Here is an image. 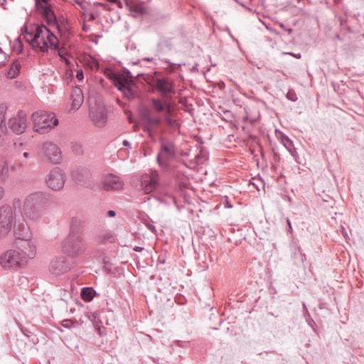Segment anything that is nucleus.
Returning a JSON list of instances; mask_svg holds the SVG:
<instances>
[{"label": "nucleus", "mask_w": 364, "mask_h": 364, "mask_svg": "<svg viewBox=\"0 0 364 364\" xmlns=\"http://www.w3.org/2000/svg\"><path fill=\"white\" fill-rule=\"evenodd\" d=\"M130 85V81L127 82H122L119 83L117 85V89L122 93L126 90V88H127Z\"/></svg>", "instance_id": "obj_44"}, {"label": "nucleus", "mask_w": 364, "mask_h": 364, "mask_svg": "<svg viewBox=\"0 0 364 364\" xmlns=\"http://www.w3.org/2000/svg\"><path fill=\"white\" fill-rule=\"evenodd\" d=\"M141 119L146 123L149 119L151 115V111L149 108L144 107L140 112Z\"/></svg>", "instance_id": "obj_40"}, {"label": "nucleus", "mask_w": 364, "mask_h": 364, "mask_svg": "<svg viewBox=\"0 0 364 364\" xmlns=\"http://www.w3.org/2000/svg\"><path fill=\"white\" fill-rule=\"evenodd\" d=\"M46 40L49 48L57 50L58 48V38L49 29L46 34Z\"/></svg>", "instance_id": "obj_28"}, {"label": "nucleus", "mask_w": 364, "mask_h": 364, "mask_svg": "<svg viewBox=\"0 0 364 364\" xmlns=\"http://www.w3.org/2000/svg\"><path fill=\"white\" fill-rule=\"evenodd\" d=\"M176 147L171 141L164 138L160 139L156 162L161 169L165 171L170 169L171 163L176 158Z\"/></svg>", "instance_id": "obj_2"}, {"label": "nucleus", "mask_w": 364, "mask_h": 364, "mask_svg": "<svg viewBox=\"0 0 364 364\" xmlns=\"http://www.w3.org/2000/svg\"><path fill=\"white\" fill-rule=\"evenodd\" d=\"M76 77L78 79V80H82L84 78V74L83 71L82 70H80L77 72Z\"/></svg>", "instance_id": "obj_51"}, {"label": "nucleus", "mask_w": 364, "mask_h": 364, "mask_svg": "<svg viewBox=\"0 0 364 364\" xmlns=\"http://www.w3.org/2000/svg\"><path fill=\"white\" fill-rule=\"evenodd\" d=\"M162 61L166 63H167V64H168V65L175 67L176 70L180 68L182 65H185L184 63H173L171 62L169 60H167V59H164V60H162Z\"/></svg>", "instance_id": "obj_45"}, {"label": "nucleus", "mask_w": 364, "mask_h": 364, "mask_svg": "<svg viewBox=\"0 0 364 364\" xmlns=\"http://www.w3.org/2000/svg\"><path fill=\"white\" fill-rule=\"evenodd\" d=\"M84 218L82 216H75L71 219L70 232L68 236L83 237L82 227Z\"/></svg>", "instance_id": "obj_18"}, {"label": "nucleus", "mask_w": 364, "mask_h": 364, "mask_svg": "<svg viewBox=\"0 0 364 364\" xmlns=\"http://www.w3.org/2000/svg\"><path fill=\"white\" fill-rule=\"evenodd\" d=\"M12 210L15 213L16 210H20L21 207V201L20 199L18 198H15L14 200H13V204H12Z\"/></svg>", "instance_id": "obj_42"}, {"label": "nucleus", "mask_w": 364, "mask_h": 364, "mask_svg": "<svg viewBox=\"0 0 364 364\" xmlns=\"http://www.w3.org/2000/svg\"><path fill=\"white\" fill-rule=\"evenodd\" d=\"M95 296H99V294L92 287H82L80 290L81 299L85 302L92 301Z\"/></svg>", "instance_id": "obj_23"}, {"label": "nucleus", "mask_w": 364, "mask_h": 364, "mask_svg": "<svg viewBox=\"0 0 364 364\" xmlns=\"http://www.w3.org/2000/svg\"><path fill=\"white\" fill-rule=\"evenodd\" d=\"M71 268L70 264L63 256L55 257L50 263L49 272L55 276L68 272Z\"/></svg>", "instance_id": "obj_12"}, {"label": "nucleus", "mask_w": 364, "mask_h": 364, "mask_svg": "<svg viewBox=\"0 0 364 364\" xmlns=\"http://www.w3.org/2000/svg\"><path fill=\"white\" fill-rule=\"evenodd\" d=\"M124 73L126 75V77H127L130 79V80H132V79L134 78V76L132 75V73L129 70L124 69Z\"/></svg>", "instance_id": "obj_52"}, {"label": "nucleus", "mask_w": 364, "mask_h": 364, "mask_svg": "<svg viewBox=\"0 0 364 364\" xmlns=\"http://www.w3.org/2000/svg\"><path fill=\"white\" fill-rule=\"evenodd\" d=\"M90 116L95 126L103 127L107 121V112L102 106L90 108Z\"/></svg>", "instance_id": "obj_14"}, {"label": "nucleus", "mask_w": 364, "mask_h": 364, "mask_svg": "<svg viewBox=\"0 0 364 364\" xmlns=\"http://www.w3.org/2000/svg\"><path fill=\"white\" fill-rule=\"evenodd\" d=\"M8 125L11 131L16 134L19 135L25 132L28 127V119L26 112L19 110L15 117L9 120Z\"/></svg>", "instance_id": "obj_10"}, {"label": "nucleus", "mask_w": 364, "mask_h": 364, "mask_svg": "<svg viewBox=\"0 0 364 364\" xmlns=\"http://www.w3.org/2000/svg\"><path fill=\"white\" fill-rule=\"evenodd\" d=\"M287 98L291 102H295L297 100L296 95L293 90L288 91L287 94Z\"/></svg>", "instance_id": "obj_43"}, {"label": "nucleus", "mask_w": 364, "mask_h": 364, "mask_svg": "<svg viewBox=\"0 0 364 364\" xmlns=\"http://www.w3.org/2000/svg\"><path fill=\"white\" fill-rule=\"evenodd\" d=\"M122 145H123L124 146L129 147V148H130V146H131V144H130L129 141H127V140H126V139H125V140H124V141H122Z\"/></svg>", "instance_id": "obj_57"}, {"label": "nucleus", "mask_w": 364, "mask_h": 364, "mask_svg": "<svg viewBox=\"0 0 364 364\" xmlns=\"http://www.w3.org/2000/svg\"><path fill=\"white\" fill-rule=\"evenodd\" d=\"M123 185L124 183L122 179L118 176L112 173L107 175L102 181L103 188L107 191L120 190Z\"/></svg>", "instance_id": "obj_16"}, {"label": "nucleus", "mask_w": 364, "mask_h": 364, "mask_svg": "<svg viewBox=\"0 0 364 364\" xmlns=\"http://www.w3.org/2000/svg\"><path fill=\"white\" fill-rule=\"evenodd\" d=\"M153 88L164 97L175 94L174 84L167 77L156 78L154 81Z\"/></svg>", "instance_id": "obj_13"}, {"label": "nucleus", "mask_w": 364, "mask_h": 364, "mask_svg": "<svg viewBox=\"0 0 364 364\" xmlns=\"http://www.w3.org/2000/svg\"><path fill=\"white\" fill-rule=\"evenodd\" d=\"M7 107L5 105H0V129L4 133H7L8 129L5 123V114Z\"/></svg>", "instance_id": "obj_31"}, {"label": "nucleus", "mask_w": 364, "mask_h": 364, "mask_svg": "<svg viewBox=\"0 0 364 364\" xmlns=\"http://www.w3.org/2000/svg\"><path fill=\"white\" fill-rule=\"evenodd\" d=\"M287 226H288L287 231L291 232L292 227H291V222L289 218H287Z\"/></svg>", "instance_id": "obj_54"}, {"label": "nucleus", "mask_w": 364, "mask_h": 364, "mask_svg": "<svg viewBox=\"0 0 364 364\" xmlns=\"http://www.w3.org/2000/svg\"><path fill=\"white\" fill-rule=\"evenodd\" d=\"M16 218V213L9 205L0 207V237H4L11 231Z\"/></svg>", "instance_id": "obj_7"}, {"label": "nucleus", "mask_w": 364, "mask_h": 364, "mask_svg": "<svg viewBox=\"0 0 364 364\" xmlns=\"http://www.w3.org/2000/svg\"><path fill=\"white\" fill-rule=\"evenodd\" d=\"M302 306H303L304 312H306V309H307L306 304L304 303H303Z\"/></svg>", "instance_id": "obj_64"}, {"label": "nucleus", "mask_w": 364, "mask_h": 364, "mask_svg": "<svg viewBox=\"0 0 364 364\" xmlns=\"http://www.w3.org/2000/svg\"><path fill=\"white\" fill-rule=\"evenodd\" d=\"M47 1L48 0H35L36 6L41 14L51 8L50 4Z\"/></svg>", "instance_id": "obj_35"}, {"label": "nucleus", "mask_w": 364, "mask_h": 364, "mask_svg": "<svg viewBox=\"0 0 364 364\" xmlns=\"http://www.w3.org/2000/svg\"><path fill=\"white\" fill-rule=\"evenodd\" d=\"M21 34H22V35H23V36H25V35H29V36H31V34L33 33H31V31H28V28H27V26H23L21 28Z\"/></svg>", "instance_id": "obj_49"}, {"label": "nucleus", "mask_w": 364, "mask_h": 364, "mask_svg": "<svg viewBox=\"0 0 364 364\" xmlns=\"http://www.w3.org/2000/svg\"><path fill=\"white\" fill-rule=\"evenodd\" d=\"M46 181L50 188L59 191L64 186L65 175L60 168L55 167L50 171Z\"/></svg>", "instance_id": "obj_8"}, {"label": "nucleus", "mask_w": 364, "mask_h": 364, "mask_svg": "<svg viewBox=\"0 0 364 364\" xmlns=\"http://www.w3.org/2000/svg\"><path fill=\"white\" fill-rule=\"evenodd\" d=\"M29 154L28 152H24L23 154V157L27 158Z\"/></svg>", "instance_id": "obj_63"}, {"label": "nucleus", "mask_w": 364, "mask_h": 364, "mask_svg": "<svg viewBox=\"0 0 364 364\" xmlns=\"http://www.w3.org/2000/svg\"><path fill=\"white\" fill-rule=\"evenodd\" d=\"M73 323V321L70 319H65L62 321V326L66 328H70Z\"/></svg>", "instance_id": "obj_47"}, {"label": "nucleus", "mask_w": 364, "mask_h": 364, "mask_svg": "<svg viewBox=\"0 0 364 364\" xmlns=\"http://www.w3.org/2000/svg\"><path fill=\"white\" fill-rule=\"evenodd\" d=\"M288 151L289 152V154L296 160V158L299 157L298 154H297V152H296V148L294 146L292 147L291 149H289Z\"/></svg>", "instance_id": "obj_50"}, {"label": "nucleus", "mask_w": 364, "mask_h": 364, "mask_svg": "<svg viewBox=\"0 0 364 364\" xmlns=\"http://www.w3.org/2000/svg\"><path fill=\"white\" fill-rule=\"evenodd\" d=\"M169 199L171 200V202L175 205V206L176 207V208L178 210H181V208H183V205H178V203H177V200L176 199V198L174 196H169Z\"/></svg>", "instance_id": "obj_48"}, {"label": "nucleus", "mask_w": 364, "mask_h": 364, "mask_svg": "<svg viewBox=\"0 0 364 364\" xmlns=\"http://www.w3.org/2000/svg\"><path fill=\"white\" fill-rule=\"evenodd\" d=\"M14 235L16 238L15 244L18 245V240L28 241L32 237V233L25 219L15 220L14 225Z\"/></svg>", "instance_id": "obj_9"}, {"label": "nucleus", "mask_w": 364, "mask_h": 364, "mask_svg": "<svg viewBox=\"0 0 364 364\" xmlns=\"http://www.w3.org/2000/svg\"><path fill=\"white\" fill-rule=\"evenodd\" d=\"M50 195L44 192H35L28 196L23 203V213L31 220L40 218L46 210Z\"/></svg>", "instance_id": "obj_1"}, {"label": "nucleus", "mask_w": 364, "mask_h": 364, "mask_svg": "<svg viewBox=\"0 0 364 364\" xmlns=\"http://www.w3.org/2000/svg\"><path fill=\"white\" fill-rule=\"evenodd\" d=\"M142 223L145 225V226L153 233H156V229L155 226L152 224L153 221L149 217L142 219Z\"/></svg>", "instance_id": "obj_38"}, {"label": "nucleus", "mask_w": 364, "mask_h": 364, "mask_svg": "<svg viewBox=\"0 0 364 364\" xmlns=\"http://www.w3.org/2000/svg\"><path fill=\"white\" fill-rule=\"evenodd\" d=\"M4 195V189L0 186V200L3 198Z\"/></svg>", "instance_id": "obj_61"}, {"label": "nucleus", "mask_w": 364, "mask_h": 364, "mask_svg": "<svg viewBox=\"0 0 364 364\" xmlns=\"http://www.w3.org/2000/svg\"><path fill=\"white\" fill-rule=\"evenodd\" d=\"M141 188L144 193L149 194L154 191L159 185V176L157 174H143L140 179Z\"/></svg>", "instance_id": "obj_15"}, {"label": "nucleus", "mask_w": 364, "mask_h": 364, "mask_svg": "<svg viewBox=\"0 0 364 364\" xmlns=\"http://www.w3.org/2000/svg\"><path fill=\"white\" fill-rule=\"evenodd\" d=\"M25 246H22L21 253L27 258H33L36 253V248L33 243L30 240L24 241Z\"/></svg>", "instance_id": "obj_24"}, {"label": "nucleus", "mask_w": 364, "mask_h": 364, "mask_svg": "<svg viewBox=\"0 0 364 364\" xmlns=\"http://www.w3.org/2000/svg\"><path fill=\"white\" fill-rule=\"evenodd\" d=\"M172 47H173V44H172L171 40L168 39V38H165V39L161 40L158 44V48L160 50H171Z\"/></svg>", "instance_id": "obj_37"}, {"label": "nucleus", "mask_w": 364, "mask_h": 364, "mask_svg": "<svg viewBox=\"0 0 364 364\" xmlns=\"http://www.w3.org/2000/svg\"><path fill=\"white\" fill-rule=\"evenodd\" d=\"M23 48V43H22L21 41L20 40V38H18L16 39V44L15 45L14 49L18 53H22Z\"/></svg>", "instance_id": "obj_46"}, {"label": "nucleus", "mask_w": 364, "mask_h": 364, "mask_svg": "<svg viewBox=\"0 0 364 364\" xmlns=\"http://www.w3.org/2000/svg\"><path fill=\"white\" fill-rule=\"evenodd\" d=\"M43 156L53 164H59L62 161L60 149L52 142H45L42 145Z\"/></svg>", "instance_id": "obj_11"}, {"label": "nucleus", "mask_w": 364, "mask_h": 364, "mask_svg": "<svg viewBox=\"0 0 364 364\" xmlns=\"http://www.w3.org/2000/svg\"><path fill=\"white\" fill-rule=\"evenodd\" d=\"M276 134L287 150L294 146L293 141L283 132L276 130Z\"/></svg>", "instance_id": "obj_29"}, {"label": "nucleus", "mask_w": 364, "mask_h": 364, "mask_svg": "<svg viewBox=\"0 0 364 364\" xmlns=\"http://www.w3.org/2000/svg\"><path fill=\"white\" fill-rule=\"evenodd\" d=\"M224 207L226 208H232L233 207V205L231 204V203L228 200V197H225Z\"/></svg>", "instance_id": "obj_53"}, {"label": "nucleus", "mask_w": 364, "mask_h": 364, "mask_svg": "<svg viewBox=\"0 0 364 364\" xmlns=\"http://www.w3.org/2000/svg\"><path fill=\"white\" fill-rule=\"evenodd\" d=\"M31 119L33 122L34 131L39 134L48 132L59 123L58 119L54 113L46 111L33 112L31 115Z\"/></svg>", "instance_id": "obj_3"}, {"label": "nucleus", "mask_w": 364, "mask_h": 364, "mask_svg": "<svg viewBox=\"0 0 364 364\" xmlns=\"http://www.w3.org/2000/svg\"><path fill=\"white\" fill-rule=\"evenodd\" d=\"M161 123V119L157 117H150L149 119L146 121V129L149 132H152V129L154 127L159 126Z\"/></svg>", "instance_id": "obj_32"}, {"label": "nucleus", "mask_w": 364, "mask_h": 364, "mask_svg": "<svg viewBox=\"0 0 364 364\" xmlns=\"http://www.w3.org/2000/svg\"><path fill=\"white\" fill-rule=\"evenodd\" d=\"M164 122L169 129L173 130L178 129L181 126L177 119L173 117L172 109L167 110V112L164 114Z\"/></svg>", "instance_id": "obj_22"}, {"label": "nucleus", "mask_w": 364, "mask_h": 364, "mask_svg": "<svg viewBox=\"0 0 364 364\" xmlns=\"http://www.w3.org/2000/svg\"><path fill=\"white\" fill-rule=\"evenodd\" d=\"M198 63H196L191 68V72H197L198 71Z\"/></svg>", "instance_id": "obj_60"}, {"label": "nucleus", "mask_w": 364, "mask_h": 364, "mask_svg": "<svg viewBox=\"0 0 364 364\" xmlns=\"http://www.w3.org/2000/svg\"><path fill=\"white\" fill-rule=\"evenodd\" d=\"M136 11L139 14H144L145 12V9L144 7L139 6L136 8Z\"/></svg>", "instance_id": "obj_55"}, {"label": "nucleus", "mask_w": 364, "mask_h": 364, "mask_svg": "<svg viewBox=\"0 0 364 364\" xmlns=\"http://www.w3.org/2000/svg\"><path fill=\"white\" fill-rule=\"evenodd\" d=\"M107 215L109 217H114L116 215V213H115V211H114L112 210H109L107 212Z\"/></svg>", "instance_id": "obj_56"}, {"label": "nucleus", "mask_w": 364, "mask_h": 364, "mask_svg": "<svg viewBox=\"0 0 364 364\" xmlns=\"http://www.w3.org/2000/svg\"><path fill=\"white\" fill-rule=\"evenodd\" d=\"M134 87H136V83L133 80H130L129 86L126 88V90L123 93L127 99L132 100L137 96L136 92L134 90Z\"/></svg>", "instance_id": "obj_30"}, {"label": "nucleus", "mask_w": 364, "mask_h": 364, "mask_svg": "<svg viewBox=\"0 0 364 364\" xmlns=\"http://www.w3.org/2000/svg\"><path fill=\"white\" fill-rule=\"evenodd\" d=\"M92 174L89 169L86 168H78L72 172V177L76 183L83 184L85 186H88V182Z\"/></svg>", "instance_id": "obj_17"}, {"label": "nucleus", "mask_w": 364, "mask_h": 364, "mask_svg": "<svg viewBox=\"0 0 364 364\" xmlns=\"http://www.w3.org/2000/svg\"><path fill=\"white\" fill-rule=\"evenodd\" d=\"M41 16L48 25L55 26L59 29L58 19L52 8L43 12Z\"/></svg>", "instance_id": "obj_25"}, {"label": "nucleus", "mask_w": 364, "mask_h": 364, "mask_svg": "<svg viewBox=\"0 0 364 364\" xmlns=\"http://www.w3.org/2000/svg\"><path fill=\"white\" fill-rule=\"evenodd\" d=\"M150 102L153 109L156 112H164L165 114L167 110L171 109L170 103L161 99L152 97L150 99Z\"/></svg>", "instance_id": "obj_19"}, {"label": "nucleus", "mask_w": 364, "mask_h": 364, "mask_svg": "<svg viewBox=\"0 0 364 364\" xmlns=\"http://www.w3.org/2000/svg\"><path fill=\"white\" fill-rule=\"evenodd\" d=\"M71 109L74 110L78 109L82 105L84 100V96L82 90L79 87L73 89L71 94Z\"/></svg>", "instance_id": "obj_20"}, {"label": "nucleus", "mask_w": 364, "mask_h": 364, "mask_svg": "<svg viewBox=\"0 0 364 364\" xmlns=\"http://www.w3.org/2000/svg\"><path fill=\"white\" fill-rule=\"evenodd\" d=\"M48 28L43 24H36L31 30V39H26L34 49H39L41 52L46 53L48 51L49 46L47 45L46 40V34H47Z\"/></svg>", "instance_id": "obj_6"}, {"label": "nucleus", "mask_w": 364, "mask_h": 364, "mask_svg": "<svg viewBox=\"0 0 364 364\" xmlns=\"http://www.w3.org/2000/svg\"><path fill=\"white\" fill-rule=\"evenodd\" d=\"M21 65L18 60H14L6 75L9 79H14L18 76Z\"/></svg>", "instance_id": "obj_27"}, {"label": "nucleus", "mask_w": 364, "mask_h": 364, "mask_svg": "<svg viewBox=\"0 0 364 364\" xmlns=\"http://www.w3.org/2000/svg\"><path fill=\"white\" fill-rule=\"evenodd\" d=\"M294 263L297 267L304 266V262L306 259V255L302 252L300 247H295V250L293 254Z\"/></svg>", "instance_id": "obj_26"}, {"label": "nucleus", "mask_w": 364, "mask_h": 364, "mask_svg": "<svg viewBox=\"0 0 364 364\" xmlns=\"http://www.w3.org/2000/svg\"><path fill=\"white\" fill-rule=\"evenodd\" d=\"M71 149L73 153L77 155H80L83 153V148L81 144L77 142H73L71 144Z\"/></svg>", "instance_id": "obj_39"}, {"label": "nucleus", "mask_w": 364, "mask_h": 364, "mask_svg": "<svg viewBox=\"0 0 364 364\" xmlns=\"http://www.w3.org/2000/svg\"><path fill=\"white\" fill-rule=\"evenodd\" d=\"M26 264V257L16 250H9L0 257V264L5 269L23 267Z\"/></svg>", "instance_id": "obj_5"}, {"label": "nucleus", "mask_w": 364, "mask_h": 364, "mask_svg": "<svg viewBox=\"0 0 364 364\" xmlns=\"http://www.w3.org/2000/svg\"><path fill=\"white\" fill-rule=\"evenodd\" d=\"M86 249L87 244L83 237L67 236L62 245L63 252L72 258L82 255Z\"/></svg>", "instance_id": "obj_4"}, {"label": "nucleus", "mask_w": 364, "mask_h": 364, "mask_svg": "<svg viewBox=\"0 0 364 364\" xmlns=\"http://www.w3.org/2000/svg\"><path fill=\"white\" fill-rule=\"evenodd\" d=\"M133 250L135 252H141L144 250V247H139V246H135V247H134Z\"/></svg>", "instance_id": "obj_58"}, {"label": "nucleus", "mask_w": 364, "mask_h": 364, "mask_svg": "<svg viewBox=\"0 0 364 364\" xmlns=\"http://www.w3.org/2000/svg\"><path fill=\"white\" fill-rule=\"evenodd\" d=\"M109 1L112 2V3H120V1L119 0H108Z\"/></svg>", "instance_id": "obj_62"}, {"label": "nucleus", "mask_w": 364, "mask_h": 364, "mask_svg": "<svg viewBox=\"0 0 364 364\" xmlns=\"http://www.w3.org/2000/svg\"><path fill=\"white\" fill-rule=\"evenodd\" d=\"M304 316L308 325L310 326L311 328H313L314 326L316 325L315 321L311 317L310 314L309 313L307 309H306V312H304Z\"/></svg>", "instance_id": "obj_41"}, {"label": "nucleus", "mask_w": 364, "mask_h": 364, "mask_svg": "<svg viewBox=\"0 0 364 364\" xmlns=\"http://www.w3.org/2000/svg\"><path fill=\"white\" fill-rule=\"evenodd\" d=\"M116 240V235L111 231H105L98 234L95 237V242L99 245H107L114 243Z\"/></svg>", "instance_id": "obj_21"}, {"label": "nucleus", "mask_w": 364, "mask_h": 364, "mask_svg": "<svg viewBox=\"0 0 364 364\" xmlns=\"http://www.w3.org/2000/svg\"><path fill=\"white\" fill-rule=\"evenodd\" d=\"M47 1L48 0H35L36 6L41 14L51 8L50 4Z\"/></svg>", "instance_id": "obj_36"}, {"label": "nucleus", "mask_w": 364, "mask_h": 364, "mask_svg": "<svg viewBox=\"0 0 364 364\" xmlns=\"http://www.w3.org/2000/svg\"><path fill=\"white\" fill-rule=\"evenodd\" d=\"M47 1L48 0H35L36 6L41 14L51 8L50 4Z\"/></svg>", "instance_id": "obj_34"}, {"label": "nucleus", "mask_w": 364, "mask_h": 364, "mask_svg": "<svg viewBox=\"0 0 364 364\" xmlns=\"http://www.w3.org/2000/svg\"><path fill=\"white\" fill-rule=\"evenodd\" d=\"M166 70L170 73H174L176 71L175 67L171 65H169V68H167Z\"/></svg>", "instance_id": "obj_59"}, {"label": "nucleus", "mask_w": 364, "mask_h": 364, "mask_svg": "<svg viewBox=\"0 0 364 364\" xmlns=\"http://www.w3.org/2000/svg\"><path fill=\"white\" fill-rule=\"evenodd\" d=\"M47 1L48 0H35L36 6L41 14L51 8L50 4Z\"/></svg>", "instance_id": "obj_33"}]
</instances>
